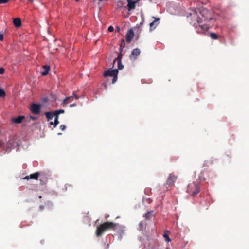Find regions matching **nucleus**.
Here are the masks:
<instances>
[{
	"instance_id": "f257e3e1",
	"label": "nucleus",
	"mask_w": 249,
	"mask_h": 249,
	"mask_svg": "<svg viewBox=\"0 0 249 249\" xmlns=\"http://www.w3.org/2000/svg\"><path fill=\"white\" fill-rule=\"evenodd\" d=\"M119 225L118 224L112 222H106L99 225L96 229V235L97 237L101 236L107 230H115V228Z\"/></svg>"
},
{
	"instance_id": "f03ea898",
	"label": "nucleus",
	"mask_w": 249,
	"mask_h": 249,
	"mask_svg": "<svg viewBox=\"0 0 249 249\" xmlns=\"http://www.w3.org/2000/svg\"><path fill=\"white\" fill-rule=\"evenodd\" d=\"M200 190L199 182L196 180L195 182L189 184L187 187V192L192 196H195L199 192Z\"/></svg>"
},
{
	"instance_id": "7ed1b4c3",
	"label": "nucleus",
	"mask_w": 249,
	"mask_h": 249,
	"mask_svg": "<svg viewBox=\"0 0 249 249\" xmlns=\"http://www.w3.org/2000/svg\"><path fill=\"white\" fill-rule=\"evenodd\" d=\"M177 179V176H176L174 173L170 174L167 178L165 185H168L169 186H173L174 185V182L176 181Z\"/></svg>"
},
{
	"instance_id": "20e7f679",
	"label": "nucleus",
	"mask_w": 249,
	"mask_h": 249,
	"mask_svg": "<svg viewBox=\"0 0 249 249\" xmlns=\"http://www.w3.org/2000/svg\"><path fill=\"white\" fill-rule=\"evenodd\" d=\"M194 26L197 33H202L203 31H207L209 29V27L207 25H197L194 23Z\"/></svg>"
},
{
	"instance_id": "39448f33",
	"label": "nucleus",
	"mask_w": 249,
	"mask_h": 249,
	"mask_svg": "<svg viewBox=\"0 0 249 249\" xmlns=\"http://www.w3.org/2000/svg\"><path fill=\"white\" fill-rule=\"evenodd\" d=\"M41 106L39 104L33 103L30 107V110L32 113L35 114H39L40 112Z\"/></svg>"
},
{
	"instance_id": "423d86ee",
	"label": "nucleus",
	"mask_w": 249,
	"mask_h": 249,
	"mask_svg": "<svg viewBox=\"0 0 249 249\" xmlns=\"http://www.w3.org/2000/svg\"><path fill=\"white\" fill-rule=\"evenodd\" d=\"M126 1H127L128 4L127 5V7H127L128 11L134 10L136 7V3L138 2V0H126Z\"/></svg>"
},
{
	"instance_id": "0eeeda50",
	"label": "nucleus",
	"mask_w": 249,
	"mask_h": 249,
	"mask_svg": "<svg viewBox=\"0 0 249 249\" xmlns=\"http://www.w3.org/2000/svg\"><path fill=\"white\" fill-rule=\"evenodd\" d=\"M118 73V71L117 69L110 70L109 69L106 71L104 74V76H117Z\"/></svg>"
},
{
	"instance_id": "6e6552de",
	"label": "nucleus",
	"mask_w": 249,
	"mask_h": 249,
	"mask_svg": "<svg viewBox=\"0 0 249 249\" xmlns=\"http://www.w3.org/2000/svg\"><path fill=\"white\" fill-rule=\"evenodd\" d=\"M140 53L141 51L139 48L134 49L131 52V55H130V59H135L136 57L140 55Z\"/></svg>"
},
{
	"instance_id": "1a4fd4ad",
	"label": "nucleus",
	"mask_w": 249,
	"mask_h": 249,
	"mask_svg": "<svg viewBox=\"0 0 249 249\" xmlns=\"http://www.w3.org/2000/svg\"><path fill=\"white\" fill-rule=\"evenodd\" d=\"M134 32L132 29H129L126 34V41L127 42H130L132 41L134 37Z\"/></svg>"
},
{
	"instance_id": "9d476101",
	"label": "nucleus",
	"mask_w": 249,
	"mask_h": 249,
	"mask_svg": "<svg viewBox=\"0 0 249 249\" xmlns=\"http://www.w3.org/2000/svg\"><path fill=\"white\" fill-rule=\"evenodd\" d=\"M153 18H155V20L150 23V30L155 29L159 23V20H160L159 18H155V17H153Z\"/></svg>"
},
{
	"instance_id": "9b49d317",
	"label": "nucleus",
	"mask_w": 249,
	"mask_h": 249,
	"mask_svg": "<svg viewBox=\"0 0 249 249\" xmlns=\"http://www.w3.org/2000/svg\"><path fill=\"white\" fill-rule=\"evenodd\" d=\"M43 71L41 72V74L43 76H45L48 74L50 70V66L47 65H44L43 66Z\"/></svg>"
},
{
	"instance_id": "f8f14e48",
	"label": "nucleus",
	"mask_w": 249,
	"mask_h": 249,
	"mask_svg": "<svg viewBox=\"0 0 249 249\" xmlns=\"http://www.w3.org/2000/svg\"><path fill=\"white\" fill-rule=\"evenodd\" d=\"M47 121H50L53 119V118L55 115L54 112H46L45 113Z\"/></svg>"
},
{
	"instance_id": "ddd939ff",
	"label": "nucleus",
	"mask_w": 249,
	"mask_h": 249,
	"mask_svg": "<svg viewBox=\"0 0 249 249\" xmlns=\"http://www.w3.org/2000/svg\"><path fill=\"white\" fill-rule=\"evenodd\" d=\"M13 23L17 28L20 27L21 26V21L20 18H17L14 19Z\"/></svg>"
},
{
	"instance_id": "4468645a",
	"label": "nucleus",
	"mask_w": 249,
	"mask_h": 249,
	"mask_svg": "<svg viewBox=\"0 0 249 249\" xmlns=\"http://www.w3.org/2000/svg\"><path fill=\"white\" fill-rule=\"evenodd\" d=\"M24 119V116H18V117L16 118H13L12 121L13 122L16 124H19L22 122V120Z\"/></svg>"
},
{
	"instance_id": "2eb2a0df",
	"label": "nucleus",
	"mask_w": 249,
	"mask_h": 249,
	"mask_svg": "<svg viewBox=\"0 0 249 249\" xmlns=\"http://www.w3.org/2000/svg\"><path fill=\"white\" fill-rule=\"evenodd\" d=\"M154 216L153 214V211H150L149 212H147L144 215V217L147 220H150L152 217Z\"/></svg>"
},
{
	"instance_id": "dca6fc26",
	"label": "nucleus",
	"mask_w": 249,
	"mask_h": 249,
	"mask_svg": "<svg viewBox=\"0 0 249 249\" xmlns=\"http://www.w3.org/2000/svg\"><path fill=\"white\" fill-rule=\"evenodd\" d=\"M39 176V172H36L35 173L30 174L29 175L30 179L37 180Z\"/></svg>"
},
{
	"instance_id": "f3484780",
	"label": "nucleus",
	"mask_w": 249,
	"mask_h": 249,
	"mask_svg": "<svg viewBox=\"0 0 249 249\" xmlns=\"http://www.w3.org/2000/svg\"><path fill=\"white\" fill-rule=\"evenodd\" d=\"M124 7V3L122 0H119L117 2L116 6L115 8L116 10H120V9Z\"/></svg>"
},
{
	"instance_id": "a211bd4d",
	"label": "nucleus",
	"mask_w": 249,
	"mask_h": 249,
	"mask_svg": "<svg viewBox=\"0 0 249 249\" xmlns=\"http://www.w3.org/2000/svg\"><path fill=\"white\" fill-rule=\"evenodd\" d=\"M125 45V43L124 39H121L120 45V50L121 52H122V51L123 50V48L124 47Z\"/></svg>"
},
{
	"instance_id": "6ab92c4d",
	"label": "nucleus",
	"mask_w": 249,
	"mask_h": 249,
	"mask_svg": "<svg viewBox=\"0 0 249 249\" xmlns=\"http://www.w3.org/2000/svg\"><path fill=\"white\" fill-rule=\"evenodd\" d=\"M58 116H59V115H55L54 116V117H55V119H54V127H55L59 123V122L58 121Z\"/></svg>"
},
{
	"instance_id": "aec40b11",
	"label": "nucleus",
	"mask_w": 249,
	"mask_h": 249,
	"mask_svg": "<svg viewBox=\"0 0 249 249\" xmlns=\"http://www.w3.org/2000/svg\"><path fill=\"white\" fill-rule=\"evenodd\" d=\"M72 98V96H69L66 97L65 99H64L63 102V105H66L69 103V99H71Z\"/></svg>"
},
{
	"instance_id": "412c9836",
	"label": "nucleus",
	"mask_w": 249,
	"mask_h": 249,
	"mask_svg": "<svg viewBox=\"0 0 249 249\" xmlns=\"http://www.w3.org/2000/svg\"><path fill=\"white\" fill-rule=\"evenodd\" d=\"M72 98V96H69L66 97L65 99H64L63 102V105H66L69 103V99H71Z\"/></svg>"
},
{
	"instance_id": "4be33fe9",
	"label": "nucleus",
	"mask_w": 249,
	"mask_h": 249,
	"mask_svg": "<svg viewBox=\"0 0 249 249\" xmlns=\"http://www.w3.org/2000/svg\"><path fill=\"white\" fill-rule=\"evenodd\" d=\"M210 36L212 39H218V36L214 33H212L210 34Z\"/></svg>"
},
{
	"instance_id": "5701e85b",
	"label": "nucleus",
	"mask_w": 249,
	"mask_h": 249,
	"mask_svg": "<svg viewBox=\"0 0 249 249\" xmlns=\"http://www.w3.org/2000/svg\"><path fill=\"white\" fill-rule=\"evenodd\" d=\"M122 57V53L121 52L120 53L118 56V57L114 60L113 63H114L116 61H121Z\"/></svg>"
},
{
	"instance_id": "b1692460",
	"label": "nucleus",
	"mask_w": 249,
	"mask_h": 249,
	"mask_svg": "<svg viewBox=\"0 0 249 249\" xmlns=\"http://www.w3.org/2000/svg\"><path fill=\"white\" fill-rule=\"evenodd\" d=\"M194 18L196 19L197 24L200 23L202 22V18L198 17L196 15Z\"/></svg>"
},
{
	"instance_id": "393cba45",
	"label": "nucleus",
	"mask_w": 249,
	"mask_h": 249,
	"mask_svg": "<svg viewBox=\"0 0 249 249\" xmlns=\"http://www.w3.org/2000/svg\"><path fill=\"white\" fill-rule=\"evenodd\" d=\"M6 95L5 92L1 89H0V97H4Z\"/></svg>"
},
{
	"instance_id": "a878e982",
	"label": "nucleus",
	"mask_w": 249,
	"mask_h": 249,
	"mask_svg": "<svg viewBox=\"0 0 249 249\" xmlns=\"http://www.w3.org/2000/svg\"><path fill=\"white\" fill-rule=\"evenodd\" d=\"M55 115H59V114H61V113H64V110L63 109H60V110H55L54 111Z\"/></svg>"
},
{
	"instance_id": "bb28decb",
	"label": "nucleus",
	"mask_w": 249,
	"mask_h": 249,
	"mask_svg": "<svg viewBox=\"0 0 249 249\" xmlns=\"http://www.w3.org/2000/svg\"><path fill=\"white\" fill-rule=\"evenodd\" d=\"M163 237L165 239L166 241H167L168 242H169L171 241V239L169 238V235L168 234H163Z\"/></svg>"
},
{
	"instance_id": "cd10ccee",
	"label": "nucleus",
	"mask_w": 249,
	"mask_h": 249,
	"mask_svg": "<svg viewBox=\"0 0 249 249\" xmlns=\"http://www.w3.org/2000/svg\"><path fill=\"white\" fill-rule=\"evenodd\" d=\"M118 63V69L121 70L124 68V66L122 65L121 61H117Z\"/></svg>"
},
{
	"instance_id": "c85d7f7f",
	"label": "nucleus",
	"mask_w": 249,
	"mask_h": 249,
	"mask_svg": "<svg viewBox=\"0 0 249 249\" xmlns=\"http://www.w3.org/2000/svg\"><path fill=\"white\" fill-rule=\"evenodd\" d=\"M146 249H158L156 247L153 245H149Z\"/></svg>"
},
{
	"instance_id": "c756f323",
	"label": "nucleus",
	"mask_w": 249,
	"mask_h": 249,
	"mask_svg": "<svg viewBox=\"0 0 249 249\" xmlns=\"http://www.w3.org/2000/svg\"><path fill=\"white\" fill-rule=\"evenodd\" d=\"M60 129L62 131H64V130L66 129V126H65L64 124H61V125L60 126Z\"/></svg>"
},
{
	"instance_id": "7c9ffc66",
	"label": "nucleus",
	"mask_w": 249,
	"mask_h": 249,
	"mask_svg": "<svg viewBox=\"0 0 249 249\" xmlns=\"http://www.w3.org/2000/svg\"><path fill=\"white\" fill-rule=\"evenodd\" d=\"M117 75L113 76L112 83H114L117 81Z\"/></svg>"
},
{
	"instance_id": "2f4dec72",
	"label": "nucleus",
	"mask_w": 249,
	"mask_h": 249,
	"mask_svg": "<svg viewBox=\"0 0 249 249\" xmlns=\"http://www.w3.org/2000/svg\"><path fill=\"white\" fill-rule=\"evenodd\" d=\"M4 71H5V70L3 68H0V74H4Z\"/></svg>"
},
{
	"instance_id": "473e14b6",
	"label": "nucleus",
	"mask_w": 249,
	"mask_h": 249,
	"mask_svg": "<svg viewBox=\"0 0 249 249\" xmlns=\"http://www.w3.org/2000/svg\"><path fill=\"white\" fill-rule=\"evenodd\" d=\"M8 1V0H0V4L2 3H5Z\"/></svg>"
},
{
	"instance_id": "72a5a7b5",
	"label": "nucleus",
	"mask_w": 249,
	"mask_h": 249,
	"mask_svg": "<svg viewBox=\"0 0 249 249\" xmlns=\"http://www.w3.org/2000/svg\"><path fill=\"white\" fill-rule=\"evenodd\" d=\"M113 30H114V28H113V27L112 26H109V27H108V31H109V32H112V31H113Z\"/></svg>"
},
{
	"instance_id": "f704fd0d",
	"label": "nucleus",
	"mask_w": 249,
	"mask_h": 249,
	"mask_svg": "<svg viewBox=\"0 0 249 249\" xmlns=\"http://www.w3.org/2000/svg\"><path fill=\"white\" fill-rule=\"evenodd\" d=\"M72 187V186L70 184H66L65 186V190H67L68 187Z\"/></svg>"
},
{
	"instance_id": "c9c22d12",
	"label": "nucleus",
	"mask_w": 249,
	"mask_h": 249,
	"mask_svg": "<svg viewBox=\"0 0 249 249\" xmlns=\"http://www.w3.org/2000/svg\"><path fill=\"white\" fill-rule=\"evenodd\" d=\"M3 40V36L2 34H0V41H2Z\"/></svg>"
},
{
	"instance_id": "e433bc0d",
	"label": "nucleus",
	"mask_w": 249,
	"mask_h": 249,
	"mask_svg": "<svg viewBox=\"0 0 249 249\" xmlns=\"http://www.w3.org/2000/svg\"><path fill=\"white\" fill-rule=\"evenodd\" d=\"M23 179L29 180L30 179L29 176H26L23 178Z\"/></svg>"
},
{
	"instance_id": "4c0bfd02",
	"label": "nucleus",
	"mask_w": 249,
	"mask_h": 249,
	"mask_svg": "<svg viewBox=\"0 0 249 249\" xmlns=\"http://www.w3.org/2000/svg\"><path fill=\"white\" fill-rule=\"evenodd\" d=\"M76 105V104L75 103H73V104L70 105V107H72L75 106Z\"/></svg>"
},
{
	"instance_id": "58836bf2",
	"label": "nucleus",
	"mask_w": 249,
	"mask_h": 249,
	"mask_svg": "<svg viewBox=\"0 0 249 249\" xmlns=\"http://www.w3.org/2000/svg\"><path fill=\"white\" fill-rule=\"evenodd\" d=\"M3 142L2 141L0 140V147H2L3 145Z\"/></svg>"
},
{
	"instance_id": "ea45409f",
	"label": "nucleus",
	"mask_w": 249,
	"mask_h": 249,
	"mask_svg": "<svg viewBox=\"0 0 249 249\" xmlns=\"http://www.w3.org/2000/svg\"><path fill=\"white\" fill-rule=\"evenodd\" d=\"M73 96L75 99H78L79 98V96L77 95L74 94Z\"/></svg>"
},
{
	"instance_id": "a19ab883",
	"label": "nucleus",
	"mask_w": 249,
	"mask_h": 249,
	"mask_svg": "<svg viewBox=\"0 0 249 249\" xmlns=\"http://www.w3.org/2000/svg\"><path fill=\"white\" fill-rule=\"evenodd\" d=\"M50 124L51 125H53V126H54V122H50Z\"/></svg>"
},
{
	"instance_id": "79ce46f5",
	"label": "nucleus",
	"mask_w": 249,
	"mask_h": 249,
	"mask_svg": "<svg viewBox=\"0 0 249 249\" xmlns=\"http://www.w3.org/2000/svg\"><path fill=\"white\" fill-rule=\"evenodd\" d=\"M72 98L71 99H69V102H72Z\"/></svg>"
},
{
	"instance_id": "37998d69",
	"label": "nucleus",
	"mask_w": 249,
	"mask_h": 249,
	"mask_svg": "<svg viewBox=\"0 0 249 249\" xmlns=\"http://www.w3.org/2000/svg\"><path fill=\"white\" fill-rule=\"evenodd\" d=\"M31 118L33 120H34V119H35V118H36L35 117H32V116H31Z\"/></svg>"
},
{
	"instance_id": "c03bdc74",
	"label": "nucleus",
	"mask_w": 249,
	"mask_h": 249,
	"mask_svg": "<svg viewBox=\"0 0 249 249\" xmlns=\"http://www.w3.org/2000/svg\"><path fill=\"white\" fill-rule=\"evenodd\" d=\"M29 2H33L34 1V0H28Z\"/></svg>"
},
{
	"instance_id": "a18cd8bd",
	"label": "nucleus",
	"mask_w": 249,
	"mask_h": 249,
	"mask_svg": "<svg viewBox=\"0 0 249 249\" xmlns=\"http://www.w3.org/2000/svg\"><path fill=\"white\" fill-rule=\"evenodd\" d=\"M38 197H39V198H40H40H42V196H39Z\"/></svg>"
},
{
	"instance_id": "49530a36",
	"label": "nucleus",
	"mask_w": 249,
	"mask_h": 249,
	"mask_svg": "<svg viewBox=\"0 0 249 249\" xmlns=\"http://www.w3.org/2000/svg\"><path fill=\"white\" fill-rule=\"evenodd\" d=\"M142 224H142V223H141V222L140 223V225L141 226H142Z\"/></svg>"
},
{
	"instance_id": "de8ad7c7",
	"label": "nucleus",
	"mask_w": 249,
	"mask_h": 249,
	"mask_svg": "<svg viewBox=\"0 0 249 249\" xmlns=\"http://www.w3.org/2000/svg\"><path fill=\"white\" fill-rule=\"evenodd\" d=\"M8 148H7V149L6 150V152H8Z\"/></svg>"
},
{
	"instance_id": "09e8293b",
	"label": "nucleus",
	"mask_w": 249,
	"mask_h": 249,
	"mask_svg": "<svg viewBox=\"0 0 249 249\" xmlns=\"http://www.w3.org/2000/svg\"><path fill=\"white\" fill-rule=\"evenodd\" d=\"M99 0V1H103L104 0Z\"/></svg>"
},
{
	"instance_id": "8fccbe9b",
	"label": "nucleus",
	"mask_w": 249,
	"mask_h": 249,
	"mask_svg": "<svg viewBox=\"0 0 249 249\" xmlns=\"http://www.w3.org/2000/svg\"><path fill=\"white\" fill-rule=\"evenodd\" d=\"M76 1H78L79 0H75Z\"/></svg>"
},
{
	"instance_id": "3c124183",
	"label": "nucleus",
	"mask_w": 249,
	"mask_h": 249,
	"mask_svg": "<svg viewBox=\"0 0 249 249\" xmlns=\"http://www.w3.org/2000/svg\"><path fill=\"white\" fill-rule=\"evenodd\" d=\"M199 178H200V180H202V179H201L200 177H199Z\"/></svg>"
},
{
	"instance_id": "603ef678",
	"label": "nucleus",
	"mask_w": 249,
	"mask_h": 249,
	"mask_svg": "<svg viewBox=\"0 0 249 249\" xmlns=\"http://www.w3.org/2000/svg\"><path fill=\"white\" fill-rule=\"evenodd\" d=\"M43 208V206H40V208Z\"/></svg>"
}]
</instances>
